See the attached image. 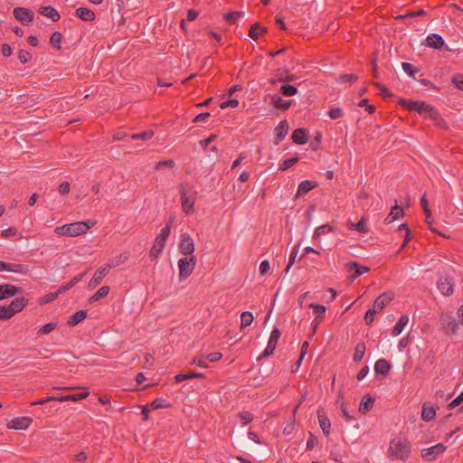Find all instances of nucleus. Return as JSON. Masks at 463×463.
<instances>
[{
  "mask_svg": "<svg viewBox=\"0 0 463 463\" xmlns=\"http://www.w3.org/2000/svg\"><path fill=\"white\" fill-rule=\"evenodd\" d=\"M411 444L407 439L397 437L390 442L388 457L392 460L401 459L406 461L411 456Z\"/></svg>",
  "mask_w": 463,
  "mask_h": 463,
  "instance_id": "f257e3e1",
  "label": "nucleus"
},
{
  "mask_svg": "<svg viewBox=\"0 0 463 463\" xmlns=\"http://www.w3.org/2000/svg\"><path fill=\"white\" fill-rule=\"evenodd\" d=\"M96 224V222H76L55 228L54 232L60 235H66L70 237H76L85 234L91 227Z\"/></svg>",
  "mask_w": 463,
  "mask_h": 463,
  "instance_id": "f03ea898",
  "label": "nucleus"
},
{
  "mask_svg": "<svg viewBox=\"0 0 463 463\" xmlns=\"http://www.w3.org/2000/svg\"><path fill=\"white\" fill-rule=\"evenodd\" d=\"M398 104L407 109L409 111H416L419 114L425 112L429 114L433 108V106L426 103L425 101H413L403 98L399 99Z\"/></svg>",
  "mask_w": 463,
  "mask_h": 463,
  "instance_id": "7ed1b4c3",
  "label": "nucleus"
},
{
  "mask_svg": "<svg viewBox=\"0 0 463 463\" xmlns=\"http://www.w3.org/2000/svg\"><path fill=\"white\" fill-rule=\"evenodd\" d=\"M195 264L196 258L194 255L190 257L182 258L178 260L180 281L185 279L191 275V273L194 269Z\"/></svg>",
  "mask_w": 463,
  "mask_h": 463,
  "instance_id": "20e7f679",
  "label": "nucleus"
},
{
  "mask_svg": "<svg viewBox=\"0 0 463 463\" xmlns=\"http://www.w3.org/2000/svg\"><path fill=\"white\" fill-rule=\"evenodd\" d=\"M181 194V204L183 211L186 213H194V200L196 192L195 191H186L184 185L180 187Z\"/></svg>",
  "mask_w": 463,
  "mask_h": 463,
  "instance_id": "39448f33",
  "label": "nucleus"
},
{
  "mask_svg": "<svg viewBox=\"0 0 463 463\" xmlns=\"http://www.w3.org/2000/svg\"><path fill=\"white\" fill-rule=\"evenodd\" d=\"M447 449V447L442 443H438L430 448L421 449V458L428 462H432L437 458L443 454Z\"/></svg>",
  "mask_w": 463,
  "mask_h": 463,
  "instance_id": "423d86ee",
  "label": "nucleus"
},
{
  "mask_svg": "<svg viewBox=\"0 0 463 463\" xmlns=\"http://www.w3.org/2000/svg\"><path fill=\"white\" fill-rule=\"evenodd\" d=\"M281 335V332L279 328H274L271 331L269 339L268 341V345L264 350V352L258 357V361H260L264 357H269L274 354L276 349L278 340Z\"/></svg>",
  "mask_w": 463,
  "mask_h": 463,
  "instance_id": "0eeeda50",
  "label": "nucleus"
},
{
  "mask_svg": "<svg viewBox=\"0 0 463 463\" xmlns=\"http://www.w3.org/2000/svg\"><path fill=\"white\" fill-rule=\"evenodd\" d=\"M425 45L435 50L451 52V49L445 43L444 39L438 33L430 34L425 40Z\"/></svg>",
  "mask_w": 463,
  "mask_h": 463,
  "instance_id": "6e6552de",
  "label": "nucleus"
},
{
  "mask_svg": "<svg viewBox=\"0 0 463 463\" xmlns=\"http://www.w3.org/2000/svg\"><path fill=\"white\" fill-rule=\"evenodd\" d=\"M13 14L14 18L24 25L30 24L34 18L33 12L31 9L25 7H15L13 11Z\"/></svg>",
  "mask_w": 463,
  "mask_h": 463,
  "instance_id": "1a4fd4ad",
  "label": "nucleus"
},
{
  "mask_svg": "<svg viewBox=\"0 0 463 463\" xmlns=\"http://www.w3.org/2000/svg\"><path fill=\"white\" fill-rule=\"evenodd\" d=\"M179 250L185 256H192L194 251V243L193 238L188 233L181 235V241L179 244Z\"/></svg>",
  "mask_w": 463,
  "mask_h": 463,
  "instance_id": "9d476101",
  "label": "nucleus"
},
{
  "mask_svg": "<svg viewBox=\"0 0 463 463\" xmlns=\"http://www.w3.org/2000/svg\"><path fill=\"white\" fill-rule=\"evenodd\" d=\"M276 79L271 78L269 80L270 84L275 85L278 82H291L297 80V76L294 74H290L289 71L286 68H279L276 71Z\"/></svg>",
  "mask_w": 463,
  "mask_h": 463,
  "instance_id": "9b49d317",
  "label": "nucleus"
},
{
  "mask_svg": "<svg viewBox=\"0 0 463 463\" xmlns=\"http://www.w3.org/2000/svg\"><path fill=\"white\" fill-rule=\"evenodd\" d=\"M24 289L21 287L13 284H1L0 285V300L7 299L14 296L23 293Z\"/></svg>",
  "mask_w": 463,
  "mask_h": 463,
  "instance_id": "f8f14e48",
  "label": "nucleus"
},
{
  "mask_svg": "<svg viewBox=\"0 0 463 463\" xmlns=\"http://www.w3.org/2000/svg\"><path fill=\"white\" fill-rule=\"evenodd\" d=\"M393 298L394 294L392 292H383L375 298L372 308L376 310L377 313H380L383 307L393 299Z\"/></svg>",
  "mask_w": 463,
  "mask_h": 463,
  "instance_id": "ddd939ff",
  "label": "nucleus"
},
{
  "mask_svg": "<svg viewBox=\"0 0 463 463\" xmlns=\"http://www.w3.org/2000/svg\"><path fill=\"white\" fill-rule=\"evenodd\" d=\"M345 269L348 272H351L352 270H354V273L350 276V279L352 280H354L359 276L363 275L364 273L368 272L370 270V268L361 265L357 261H350L345 264Z\"/></svg>",
  "mask_w": 463,
  "mask_h": 463,
  "instance_id": "4468645a",
  "label": "nucleus"
},
{
  "mask_svg": "<svg viewBox=\"0 0 463 463\" xmlns=\"http://www.w3.org/2000/svg\"><path fill=\"white\" fill-rule=\"evenodd\" d=\"M33 419L30 417H17L7 422L8 429L26 430L32 424Z\"/></svg>",
  "mask_w": 463,
  "mask_h": 463,
  "instance_id": "2eb2a0df",
  "label": "nucleus"
},
{
  "mask_svg": "<svg viewBox=\"0 0 463 463\" xmlns=\"http://www.w3.org/2000/svg\"><path fill=\"white\" fill-rule=\"evenodd\" d=\"M318 422L320 425V428L326 437H328L330 434L331 430V422L326 414L325 413V411L323 408H318L317 411Z\"/></svg>",
  "mask_w": 463,
  "mask_h": 463,
  "instance_id": "dca6fc26",
  "label": "nucleus"
},
{
  "mask_svg": "<svg viewBox=\"0 0 463 463\" xmlns=\"http://www.w3.org/2000/svg\"><path fill=\"white\" fill-rule=\"evenodd\" d=\"M4 270L14 273H26L28 271V268L24 264L9 263L0 260V271Z\"/></svg>",
  "mask_w": 463,
  "mask_h": 463,
  "instance_id": "f3484780",
  "label": "nucleus"
},
{
  "mask_svg": "<svg viewBox=\"0 0 463 463\" xmlns=\"http://www.w3.org/2000/svg\"><path fill=\"white\" fill-rule=\"evenodd\" d=\"M109 271V269L107 266L98 269L89 282V288H95L98 287L101 283L102 279L108 275Z\"/></svg>",
  "mask_w": 463,
  "mask_h": 463,
  "instance_id": "a211bd4d",
  "label": "nucleus"
},
{
  "mask_svg": "<svg viewBox=\"0 0 463 463\" xmlns=\"http://www.w3.org/2000/svg\"><path fill=\"white\" fill-rule=\"evenodd\" d=\"M438 288L444 296H451L454 291V284L448 277L440 278L438 281Z\"/></svg>",
  "mask_w": 463,
  "mask_h": 463,
  "instance_id": "6ab92c4d",
  "label": "nucleus"
},
{
  "mask_svg": "<svg viewBox=\"0 0 463 463\" xmlns=\"http://www.w3.org/2000/svg\"><path fill=\"white\" fill-rule=\"evenodd\" d=\"M288 131V124L287 120H282L275 128V140L274 144L279 145L286 137Z\"/></svg>",
  "mask_w": 463,
  "mask_h": 463,
  "instance_id": "aec40b11",
  "label": "nucleus"
},
{
  "mask_svg": "<svg viewBox=\"0 0 463 463\" xmlns=\"http://www.w3.org/2000/svg\"><path fill=\"white\" fill-rule=\"evenodd\" d=\"M439 407L437 406L436 408L433 406H430L429 402H424L422 404L421 408V419L422 420L429 422L435 419L436 417V411L439 410Z\"/></svg>",
  "mask_w": 463,
  "mask_h": 463,
  "instance_id": "412c9836",
  "label": "nucleus"
},
{
  "mask_svg": "<svg viewBox=\"0 0 463 463\" xmlns=\"http://www.w3.org/2000/svg\"><path fill=\"white\" fill-rule=\"evenodd\" d=\"M404 215L403 208L398 205L397 201H395L394 206L392 207L390 213L384 219V223L389 224L395 220H398Z\"/></svg>",
  "mask_w": 463,
  "mask_h": 463,
  "instance_id": "4be33fe9",
  "label": "nucleus"
},
{
  "mask_svg": "<svg viewBox=\"0 0 463 463\" xmlns=\"http://www.w3.org/2000/svg\"><path fill=\"white\" fill-rule=\"evenodd\" d=\"M292 141L297 145H305L308 141L307 131L306 128H299L293 131L291 135Z\"/></svg>",
  "mask_w": 463,
  "mask_h": 463,
  "instance_id": "5701e85b",
  "label": "nucleus"
},
{
  "mask_svg": "<svg viewBox=\"0 0 463 463\" xmlns=\"http://www.w3.org/2000/svg\"><path fill=\"white\" fill-rule=\"evenodd\" d=\"M75 16L84 22H93L96 19L95 13L87 7H79L75 10Z\"/></svg>",
  "mask_w": 463,
  "mask_h": 463,
  "instance_id": "b1692460",
  "label": "nucleus"
},
{
  "mask_svg": "<svg viewBox=\"0 0 463 463\" xmlns=\"http://www.w3.org/2000/svg\"><path fill=\"white\" fill-rule=\"evenodd\" d=\"M392 368V364L386 359H379L374 364V371L377 374L383 377L387 376Z\"/></svg>",
  "mask_w": 463,
  "mask_h": 463,
  "instance_id": "393cba45",
  "label": "nucleus"
},
{
  "mask_svg": "<svg viewBox=\"0 0 463 463\" xmlns=\"http://www.w3.org/2000/svg\"><path fill=\"white\" fill-rule=\"evenodd\" d=\"M29 299L24 297L16 298L8 305L14 316L21 312L28 304Z\"/></svg>",
  "mask_w": 463,
  "mask_h": 463,
  "instance_id": "a878e982",
  "label": "nucleus"
},
{
  "mask_svg": "<svg viewBox=\"0 0 463 463\" xmlns=\"http://www.w3.org/2000/svg\"><path fill=\"white\" fill-rule=\"evenodd\" d=\"M428 117L434 122L435 126L441 129L448 128L447 122L441 118L439 110L433 107Z\"/></svg>",
  "mask_w": 463,
  "mask_h": 463,
  "instance_id": "bb28decb",
  "label": "nucleus"
},
{
  "mask_svg": "<svg viewBox=\"0 0 463 463\" xmlns=\"http://www.w3.org/2000/svg\"><path fill=\"white\" fill-rule=\"evenodd\" d=\"M268 33V28L265 26H262L260 23H254L250 30H249V36L253 40H258L260 36H262Z\"/></svg>",
  "mask_w": 463,
  "mask_h": 463,
  "instance_id": "cd10ccee",
  "label": "nucleus"
},
{
  "mask_svg": "<svg viewBox=\"0 0 463 463\" xmlns=\"http://www.w3.org/2000/svg\"><path fill=\"white\" fill-rule=\"evenodd\" d=\"M317 185L318 184L316 181H310V180L302 181L298 184L296 197H298V196L307 194L309 191L316 188Z\"/></svg>",
  "mask_w": 463,
  "mask_h": 463,
  "instance_id": "c85d7f7f",
  "label": "nucleus"
},
{
  "mask_svg": "<svg viewBox=\"0 0 463 463\" xmlns=\"http://www.w3.org/2000/svg\"><path fill=\"white\" fill-rule=\"evenodd\" d=\"M441 325L443 329L446 331H449L452 334H456L458 329V323L455 318L450 317H446L441 318Z\"/></svg>",
  "mask_w": 463,
  "mask_h": 463,
  "instance_id": "c756f323",
  "label": "nucleus"
},
{
  "mask_svg": "<svg viewBox=\"0 0 463 463\" xmlns=\"http://www.w3.org/2000/svg\"><path fill=\"white\" fill-rule=\"evenodd\" d=\"M272 105L281 110H287L290 108L292 100H285L278 94H274L270 97Z\"/></svg>",
  "mask_w": 463,
  "mask_h": 463,
  "instance_id": "7c9ffc66",
  "label": "nucleus"
},
{
  "mask_svg": "<svg viewBox=\"0 0 463 463\" xmlns=\"http://www.w3.org/2000/svg\"><path fill=\"white\" fill-rule=\"evenodd\" d=\"M39 13L46 17L51 18L53 22H57L61 18L59 12L51 5L40 7Z\"/></svg>",
  "mask_w": 463,
  "mask_h": 463,
  "instance_id": "2f4dec72",
  "label": "nucleus"
},
{
  "mask_svg": "<svg viewBox=\"0 0 463 463\" xmlns=\"http://www.w3.org/2000/svg\"><path fill=\"white\" fill-rule=\"evenodd\" d=\"M165 245V241H160V239L156 238L155 243L149 251V257L151 260H156L161 252L163 251Z\"/></svg>",
  "mask_w": 463,
  "mask_h": 463,
  "instance_id": "473e14b6",
  "label": "nucleus"
},
{
  "mask_svg": "<svg viewBox=\"0 0 463 463\" xmlns=\"http://www.w3.org/2000/svg\"><path fill=\"white\" fill-rule=\"evenodd\" d=\"M373 403L374 398L373 396L370 394L364 395L360 402L359 411L363 414L367 413L373 408Z\"/></svg>",
  "mask_w": 463,
  "mask_h": 463,
  "instance_id": "72a5a7b5",
  "label": "nucleus"
},
{
  "mask_svg": "<svg viewBox=\"0 0 463 463\" xmlns=\"http://www.w3.org/2000/svg\"><path fill=\"white\" fill-rule=\"evenodd\" d=\"M87 317V311L86 310H79L75 312L68 320L67 324L70 326H75L81 321H83Z\"/></svg>",
  "mask_w": 463,
  "mask_h": 463,
  "instance_id": "f704fd0d",
  "label": "nucleus"
},
{
  "mask_svg": "<svg viewBox=\"0 0 463 463\" xmlns=\"http://www.w3.org/2000/svg\"><path fill=\"white\" fill-rule=\"evenodd\" d=\"M85 274L86 272L80 273L77 276L73 277L69 283L61 286L60 288L57 290L59 295L71 289L72 287L78 284L82 279Z\"/></svg>",
  "mask_w": 463,
  "mask_h": 463,
  "instance_id": "c9c22d12",
  "label": "nucleus"
},
{
  "mask_svg": "<svg viewBox=\"0 0 463 463\" xmlns=\"http://www.w3.org/2000/svg\"><path fill=\"white\" fill-rule=\"evenodd\" d=\"M110 288L109 286L101 287L95 294L89 298V303L93 304L100 298H103L109 295Z\"/></svg>",
  "mask_w": 463,
  "mask_h": 463,
  "instance_id": "e433bc0d",
  "label": "nucleus"
},
{
  "mask_svg": "<svg viewBox=\"0 0 463 463\" xmlns=\"http://www.w3.org/2000/svg\"><path fill=\"white\" fill-rule=\"evenodd\" d=\"M408 322H409L408 316L402 315L392 329V335L397 336V335H401L402 332L403 331L404 326L408 324Z\"/></svg>",
  "mask_w": 463,
  "mask_h": 463,
  "instance_id": "4c0bfd02",
  "label": "nucleus"
},
{
  "mask_svg": "<svg viewBox=\"0 0 463 463\" xmlns=\"http://www.w3.org/2000/svg\"><path fill=\"white\" fill-rule=\"evenodd\" d=\"M150 407L153 410H158V409L171 408L172 404L166 399L158 397L151 402Z\"/></svg>",
  "mask_w": 463,
  "mask_h": 463,
  "instance_id": "58836bf2",
  "label": "nucleus"
},
{
  "mask_svg": "<svg viewBox=\"0 0 463 463\" xmlns=\"http://www.w3.org/2000/svg\"><path fill=\"white\" fill-rule=\"evenodd\" d=\"M366 350V345L364 342H359L356 344L354 354V361L358 363L362 361Z\"/></svg>",
  "mask_w": 463,
  "mask_h": 463,
  "instance_id": "ea45409f",
  "label": "nucleus"
},
{
  "mask_svg": "<svg viewBox=\"0 0 463 463\" xmlns=\"http://www.w3.org/2000/svg\"><path fill=\"white\" fill-rule=\"evenodd\" d=\"M174 221V217H170L169 221L166 222L165 226L161 229V232L159 235L156 236V238L160 239V241H165L168 239L170 232H171V227Z\"/></svg>",
  "mask_w": 463,
  "mask_h": 463,
  "instance_id": "a19ab883",
  "label": "nucleus"
},
{
  "mask_svg": "<svg viewBox=\"0 0 463 463\" xmlns=\"http://www.w3.org/2000/svg\"><path fill=\"white\" fill-rule=\"evenodd\" d=\"M88 395H89V392H80V393L61 396L60 398H58V401H60V402H67V401L77 402V401L83 400V399L87 398Z\"/></svg>",
  "mask_w": 463,
  "mask_h": 463,
  "instance_id": "79ce46f5",
  "label": "nucleus"
},
{
  "mask_svg": "<svg viewBox=\"0 0 463 463\" xmlns=\"http://www.w3.org/2000/svg\"><path fill=\"white\" fill-rule=\"evenodd\" d=\"M253 321V315L250 311H244L241 314V328L249 326Z\"/></svg>",
  "mask_w": 463,
  "mask_h": 463,
  "instance_id": "37998d69",
  "label": "nucleus"
},
{
  "mask_svg": "<svg viewBox=\"0 0 463 463\" xmlns=\"http://www.w3.org/2000/svg\"><path fill=\"white\" fill-rule=\"evenodd\" d=\"M279 92L286 97H291L298 93V89L291 84H284L280 87Z\"/></svg>",
  "mask_w": 463,
  "mask_h": 463,
  "instance_id": "c03bdc74",
  "label": "nucleus"
},
{
  "mask_svg": "<svg viewBox=\"0 0 463 463\" xmlns=\"http://www.w3.org/2000/svg\"><path fill=\"white\" fill-rule=\"evenodd\" d=\"M128 255L120 254L113 259L109 260V262L106 264L107 268L110 269L111 268H115L118 266L120 263L126 261L128 260Z\"/></svg>",
  "mask_w": 463,
  "mask_h": 463,
  "instance_id": "a18cd8bd",
  "label": "nucleus"
},
{
  "mask_svg": "<svg viewBox=\"0 0 463 463\" xmlns=\"http://www.w3.org/2000/svg\"><path fill=\"white\" fill-rule=\"evenodd\" d=\"M61 40H62V34L60 32H54L50 38V43L53 48H55L57 50H61Z\"/></svg>",
  "mask_w": 463,
  "mask_h": 463,
  "instance_id": "49530a36",
  "label": "nucleus"
},
{
  "mask_svg": "<svg viewBox=\"0 0 463 463\" xmlns=\"http://www.w3.org/2000/svg\"><path fill=\"white\" fill-rule=\"evenodd\" d=\"M153 136H154L153 130H146L141 133L133 134L130 136V137L134 140L141 139V140L146 141V140L151 139L153 137Z\"/></svg>",
  "mask_w": 463,
  "mask_h": 463,
  "instance_id": "de8ad7c7",
  "label": "nucleus"
},
{
  "mask_svg": "<svg viewBox=\"0 0 463 463\" xmlns=\"http://www.w3.org/2000/svg\"><path fill=\"white\" fill-rule=\"evenodd\" d=\"M308 307L313 309L314 313L317 314V316H316L317 318H320V319L324 318L325 313H326V307L325 306L319 305V304L311 303V304L308 305Z\"/></svg>",
  "mask_w": 463,
  "mask_h": 463,
  "instance_id": "09e8293b",
  "label": "nucleus"
},
{
  "mask_svg": "<svg viewBox=\"0 0 463 463\" xmlns=\"http://www.w3.org/2000/svg\"><path fill=\"white\" fill-rule=\"evenodd\" d=\"M298 160H299L298 156H294V157L286 159V160L282 161V163L279 165V169L280 171H286V170L289 169L291 166H293L295 164H297L298 162Z\"/></svg>",
  "mask_w": 463,
  "mask_h": 463,
  "instance_id": "8fccbe9b",
  "label": "nucleus"
},
{
  "mask_svg": "<svg viewBox=\"0 0 463 463\" xmlns=\"http://www.w3.org/2000/svg\"><path fill=\"white\" fill-rule=\"evenodd\" d=\"M332 230L333 229L329 224H323L316 229L313 239L318 240L321 235L328 233Z\"/></svg>",
  "mask_w": 463,
  "mask_h": 463,
  "instance_id": "3c124183",
  "label": "nucleus"
},
{
  "mask_svg": "<svg viewBox=\"0 0 463 463\" xmlns=\"http://www.w3.org/2000/svg\"><path fill=\"white\" fill-rule=\"evenodd\" d=\"M402 67L404 72L411 77H414V75L420 71L419 68L410 62H402Z\"/></svg>",
  "mask_w": 463,
  "mask_h": 463,
  "instance_id": "603ef678",
  "label": "nucleus"
},
{
  "mask_svg": "<svg viewBox=\"0 0 463 463\" xmlns=\"http://www.w3.org/2000/svg\"><path fill=\"white\" fill-rule=\"evenodd\" d=\"M350 229L355 230L361 233L368 232V229L365 227V218L362 217L357 223H352Z\"/></svg>",
  "mask_w": 463,
  "mask_h": 463,
  "instance_id": "864d4df0",
  "label": "nucleus"
},
{
  "mask_svg": "<svg viewBox=\"0 0 463 463\" xmlns=\"http://www.w3.org/2000/svg\"><path fill=\"white\" fill-rule=\"evenodd\" d=\"M14 314L8 306H0V320H8Z\"/></svg>",
  "mask_w": 463,
  "mask_h": 463,
  "instance_id": "5fc2aeb1",
  "label": "nucleus"
},
{
  "mask_svg": "<svg viewBox=\"0 0 463 463\" xmlns=\"http://www.w3.org/2000/svg\"><path fill=\"white\" fill-rule=\"evenodd\" d=\"M56 327H57L56 322L47 323L39 329L38 335H48L52 331H53Z\"/></svg>",
  "mask_w": 463,
  "mask_h": 463,
  "instance_id": "6e6d98bb",
  "label": "nucleus"
},
{
  "mask_svg": "<svg viewBox=\"0 0 463 463\" xmlns=\"http://www.w3.org/2000/svg\"><path fill=\"white\" fill-rule=\"evenodd\" d=\"M357 80H358V76L355 75V74H353V73H350V74H341L337 78V81L341 82V83H345V82L353 83V82H355Z\"/></svg>",
  "mask_w": 463,
  "mask_h": 463,
  "instance_id": "4d7b16f0",
  "label": "nucleus"
},
{
  "mask_svg": "<svg viewBox=\"0 0 463 463\" xmlns=\"http://www.w3.org/2000/svg\"><path fill=\"white\" fill-rule=\"evenodd\" d=\"M399 232H402V231L405 232V238H404V241L402 242V248H404L407 243L410 241L411 240V232L408 228V225L406 223H402L401 224L399 227H398V230H397Z\"/></svg>",
  "mask_w": 463,
  "mask_h": 463,
  "instance_id": "13d9d810",
  "label": "nucleus"
},
{
  "mask_svg": "<svg viewBox=\"0 0 463 463\" xmlns=\"http://www.w3.org/2000/svg\"><path fill=\"white\" fill-rule=\"evenodd\" d=\"M299 247H300V244H298V245H296L294 247V249H293V250H292V252H291V254L289 256L288 263V265L286 267V269H285L286 273H288L289 271L291 266L295 263L296 257L298 255Z\"/></svg>",
  "mask_w": 463,
  "mask_h": 463,
  "instance_id": "bf43d9fd",
  "label": "nucleus"
},
{
  "mask_svg": "<svg viewBox=\"0 0 463 463\" xmlns=\"http://www.w3.org/2000/svg\"><path fill=\"white\" fill-rule=\"evenodd\" d=\"M239 418L241 420L243 425H246L253 420V415L251 412L247 411H242L239 413Z\"/></svg>",
  "mask_w": 463,
  "mask_h": 463,
  "instance_id": "052dcab7",
  "label": "nucleus"
},
{
  "mask_svg": "<svg viewBox=\"0 0 463 463\" xmlns=\"http://www.w3.org/2000/svg\"><path fill=\"white\" fill-rule=\"evenodd\" d=\"M463 403V392L458 396L456 397L455 399H453L447 406V408L449 410H452L454 408H456L457 406L460 405ZM463 410V404H462V407L459 411H462Z\"/></svg>",
  "mask_w": 463,
  "mask_h": 463,
  "instance_id": "680f3d73",
  "label": "nucleus"
},
{
  "mask_svg": "<svg viewBox=\"0 0 463 463\" xmlns=\"http://www.w3.org/2000/svg\"><path fill=\"white\" fill-rule=\"evenodd\" d=\"M18 59L22 64L29 62L32 59V54L25 50H20L18 52Z\"/></svg>",
  "mask_w": 463,
  "mask_h": 463,
  "instance_id": "e2e57ef3",
  "label": "nucleus"
},
{
  "mask_svg": "<svg viewBox=\"0 0 463 463\" xmlns=\"http://www.w3.org/2000/svg\"><path fill=\"white\" fill-rule=\"evenodd\" d=\"M451 82L460 90H463V74L457 73L452 76Z\"/></svg>",
  "mask_w": 463,
  "mask_h": 463,
  "instance_id": "0e129e2a",
  "label": "nucleus"
},
{
  "mask_svg": "<svg viewBox=\"0 0 463 463\" xmlns=\"http://www.w3.org/2000/svg\"><path fill=\"white\" fill-rule=\"evenodd\" d=\"M243 13L240 11L229 12L224 15V19L230 24H233L236 19L240 16H242Z\"/></svg>",
  "mask_w": 463,
  "mask_h": 463,
  "instance_id": "69168bd1",
  "label": "nucleus"
},
{
  "mask_svg": "<svg viewBox=\"0 0 463 463\" xmlns=\"http://www.w3.org/2000/svg\"><path fill=\"white\" fill-rule=\"evenodd\" d=\"M191 364H196L197 366L202 367V368L208 367V364H207L205 356L203 354H202L201 356L194 357L192 360Z\"/></svg>",
  "mask_w": 463,
  "mask_h": 463,
  "instance_id": "338daca9",
  "label": "nucleus"
},
{
  "mask_svg": "<svg viewBox=\"0 0 463 463\" xmlns=\"http://www.w3.org/2000/svg\"><path fill=\"white\" fill-rule=\"evenodd\" d=\"M373 85L381 91V95L385 97H392V93L381 82L375 81Z\"/></svg>",
  "mask_w": 463,
  "mask_h": 463,
  "instance_id": "774afa93",
  "label": "nucleus"
}]
</instances>
